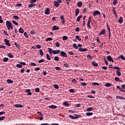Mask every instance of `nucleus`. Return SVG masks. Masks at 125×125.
<instances>
[{"mask_svg": "<svg viewBox=\"0 0 125 125\" xmlns=\"http://www.w3.org/2000/svg\"><path fill=\"white\" fill-rule=\"evenodd\" d=\"M16 67H17V68H22L23 66H22L21 64H17L16 65Z\"/></svg>", "mask_w": 125, "mask_h": 125, "instance_id": "41", "label": "nucleus"}, {"mask_svg": "<svg viewBox=\"0 0 125 125\" xmlns=\"http://www.w3.org/2000/svg\"><path fill=\"white\" fill-rule=\"evenodd\" d=\"M55 45L57 47H60V43H59V42H57L55 43Z\"/></svg>", "mask_w": 125, "mask_h": 125, "instance_id": "42", "label": "nucleus"}, {"mask_svg": "<svg viewBox=\"0 0 125 125\" xmlns=\"http://www.w3.org/2000/svg\"><path fill=\"white\" fill-rule=\"evenodd\" d=\"M79 13H80V9H79V8L76 9V11H75L76 16H78V15H79Z\"/></svg>", "mask_w": 125, "mask_h": 125, "instance_id": "20", "label": "nucleus"}, {"mask_svg": "<svg viewBox=\"0 0 125 125\" xmlns=\"http://www.w3.org/2000/svg\"><path fill=\"white\" fill-rule=\"evenodd\" d=\"M34 6H36V4L34 3H30V4H29L28 5V8L34 7Z\"/></svg>", "mask_w": 125, "mask_h": 125, "instance_id": "21", "label": "nucleus"}, {"mask_svg": "<svg viewBox=\"0 0 125 125\" xmlns=\"http://www.w3.org/2000/svg\"><path fill=\"white\" fill-rule=\"evenodd\" d=\"M56 30H59V26H57L56 25H54L53 27L52 30L53 31H56Z\"/></svg>", "mask_w": 125, "mask_h": 125, "instance_id": "17", "label": "nucleus"}, {"mask_svg": "<svg viewBox=\"0 0 125 125\" xmlns=\"http://www.w3.org/2000/svg\"><path fill=\"white\" fill-rule=\"evenodd\" d=\"M48 50L50 55H52V53H53V54H59V53H60V50H52L51 48H48Z\"/></svg>", "mask_w": 125, "mask_h": 125, "instance_id": "1", "label": "nucleus"}, {"mask_svg": "<svg viewBox=\"0 0 125 125\" xmlns=\"http://www.w3.org/2000/svg\"><path fill=\"white\" fill-rule=\"evenodd\" d=\"M12 22L13 23V24L16 25V26H18V25H19L18 22H17L16 21H15L14 20L12 21Z\"/></svg>", "mask_w": 125, "mask_h": 125, "instance_id": "40", "label": "nucleus"}, {"mask_svg": "<svg viewBox=\"0 0 125 125\" xmlns=\"http://www.w3.org/2000/svg\"><path fill=\"white\" fill-rule=\"evenodd\" d=\"M37 114H38V115H39V116H40L41 117H42V116H43V114L41 112L38 111L37 112Z\"/></svg>", "mask_w": 125, "mask_h": 125, "instance_id": "52", "label": "nucleus"}, {"mask_svg": "<svg viewBox=\"0 0 125 125\" xmlns=\"http://www.w3.org/2000/svg\"><path fill=\"white\" fill-rule=\"evenodd\" d=\"M45 14H46V15H48L49 14H50V9H49V8H47L45 9Z\"/></svg>", "mask_w": 125, "mask_h": 125, "instance_id": "10", "label": "nucleus"}, {"mask_svg": "<svg viewBox=\"0 0 125 125\" xmlns=\"http://www.w3.org/2000/svg\"><path fill=\"white\" fill-rule=\"evenodd\" d=\"M54 60H55V61H59V57L56 56L54 58Z\"/></svg>", "mask_w": 125, "mask_h": 125, "instance_id": "49", "label": "nucleus"}, {"mask_svg": "<svg viewBox=\"0 0 125 125\" xmlns=\"http://www.w3.org/2000/svg\"><path fill=\"white\" fill-rule=\"evenodd\" d=\"M44 62V59H42L38 61V63H42Z\"/></svg>", "mask_w": 125, "mask_h": 125, "instance_id": "48", "label": "nucleus"}, {"mask_svg": "<svg viewBox=\"0 0 125 125\" xmlns=\"http://www.w3.org/2000/svg\"><path fill=\"white\" fill-rule=\"evenodd\" d=\"M116 98H117V99H125V98H124L123 97H121L120 96H117L116 97Z\"/></svg>", "mask_w": 125, "mask_h": 125, "instance_id": "37", "label": "nucleus"}, {"mask_svg": "<svg viewBox=\"0 0 125 125\" xmlns=\"http://www.w3.org/2000/svg\"><path fill=\"white\" fill-rule=\"evenodd\" d=\"M59 3H61L59 2V1H54V5L56 7H59Z\"/></svg>", "mask_w": 125, "mask_h": 125, "instance_id": "9", "label": "nucleus"}, {"mask_svg": "<svg viewBox=\"0 0 125 125\" xmlns=\"http://www.w3.org/2000/svg\"><path fill=\"white\" fill-rule=\"evenodd\" d=\"M63 65L64 67H66V68H69V64H68L67 63H64Z\"/></svg>", "mask_w": 125, "mask_h": 125, "instance_id": "63", "label": "nucleus"}, {"mask_svg": "<svg viewBox=\"0 0 125 125\" xmlns=\"http://www.w3.org/2000/svg\"><path fill=\"white\" fill-rule=\"evenodd\" d=\"M107 59L109 61V62H112L114 63V60H113V58L111 57V56H108L107 57Z\"/></svg>", "mask_w": 125, "mask_h": 125, "instance_id": "11", "label": "nucleus"}, {"mask_svg": "<svg viewBox=\"0 0 125 125\" xmlns=\"http://www.w3.org/2000/svg\"><path fill=\"white\" fill-rule=\"evenodd\" d=\"M74 116H72L71 115H69L68 117L70 118V119H72V120H76V119H79L80 117H81L80 115H78V114H74Z\"/></svg>", "mask_w": 125, "mask_h": 125, "instance_id": "4", "label": "nucleus"}, {"mask_svg": "<svg viewBox=\"0 0 125 125\" xmlns=\"http://www.w3.org/2000/svg\"><path fill=\"white\" fill-rule=\"evenodd\" d=\"M24 36L26 39H29V36H28V33H27V32H24Z\"/></svg>", "mask_w": 125, "mask_h": 125, "instance_id": "43", "label": "nucleus"}, {"mask_svg": "<svg viewBox=\"0 0 125 125\" xmlns=\"http://www.w3.org/2000/svg\"><path fill=\"white\" fill-rule=\"evenodd\" d=\"M29 65H31V66H37V64H36V63H35L34 62H30L29 63Z\"/></svg>", "mask_w": 125, "mask_h": 125, "instance_id": "57", "label": "nucleus"}, {"mask_svg": "<svg viewBox=\"0 0 125 125\" xmlns=\"http://www.w3.org/2000/svg\"><path fill=\"white\" fill-rule=\"evenodd\" d=\"M78 51H80V52H85V51H87V49L83 48V47L79 48Z\"/></svg>", "mask_w": 125, "mask_h": 125, "instance_id": "7", "label": "nucleus"}, {"mask_svg": "<svg viewBox=\"0 0 125 125\" xmlns=\"http://www.w3.org/2000/svg\"><path fill=\"white\" fill-rule=\"evenodd\" d=\"M19 31V32L21 33V34H23L24 33V29H23L21 27L20 28Z\"/></svg>", "mask_w": 125, "mask_h": 125, "instance_id": "28", "label": "nucleus"}, {"mask_svg": "<svg viewBox=\"0 0 125 125\" xmlns=\"http://www.w3.org/2000/svg\"><path fill=\"white\" fill-rule=\"evenodd\" d=\"M5 44L6 45L8 46H11V44H10V41L6 39H4Z\"/></svg>", "mask_w": 125, "mask_h": 125, "instance_id": "6", "label": "nucleus"}, {"mask_svg": "<svg viewBox=\"0 0 125 125\" xmlns=\"http://www.w3.org/2000/svg\"><path fill=\"white\" fill-rule=\"evenodd\" d=\"M6 25L8 30H10V29H11V30H13V26H12V23H11V22L7 21H6Z\"/></svg>", "mask_w": 125, "mask_h": 125, "instance_id": "2", "label": "nucleus"}, {"mask_svg": "<svg viewBox=\"0 0 125 125\" xmlns=\"http://www.w3.org/2000/svg\"><path fill=\"white\" fill-rule=\"evenodd\" d=\"M93 115V113L92 112H87L86 113V116H92Z\"/></svg>", "mask_w": 125, "mask_h": 125, "instance_id": "34", "label": "nucleus"}, {"mask_svg": "<svg viewBox=\"0 0 125 125\" xmlns=\"http://www.w3.org/2000/svg\"><path fill=\"white\" fill-rule=\"evenodd\" d=\"M36 34V32H35V31L32 30L30 32V35H35Z\"/></svg>", "mask_w": 125, "mask_h": 125, "instance_id": "62", "label": "nucleus"}, {"mask_svg": "<svg viewBox=\"0 0 125 125\" xmlns=\"http://www.w3.org/2000/svg\"><path fill=\"white\" fill-rule=\"evenodd\" d=\"M46 58L47 60H49V61L51 60V58H50V57L49 56V54H46Z\"/></svg>", "mask_w": 125, "mask_h": 125, "instance_id": "23", "label": "nucleus"}, {"mask_svg": "<svg viewBox=\"0 0 125 125\" xmlns=\"http://www.w3.org/2000/svg\"><path fill=\"white\" fill-rule=\"evenodd\" d=\"M105 34V30L103 29L101 32H100L99 36H101V35H104Z\"/></svg>", "mask_w": 125, "mask_h": 125, "instance_id": "29", "label": "nucleus"}, {"mask_svg": "<svg viewBox=\"0 0 125 125\" xmlns=\"http://www.w3.org/2000/svg\"><path fill=\"white\" fill-rule=\"evenodd\" d=\"M13 18L16 19V20H19V17H18V16H13Z\"/></svg>", "mask_w": 125, "mask_h": 125, "instance_id": "58", "label": "nucleus"}, {"mask_svg": "<svg viewBox=\"0 0 125 125\" xmlns=\"http://www.w3.org/2000/svg\"><path fill=\"white\" fill-rule=\"evenodd\" d=\"M39 51H40V55H41V56H43V52L42 51V50L40 49V50H39Z\"/></svg>", "mask_w": 125, "mask_h": 125, "instance_id": "36", "label": "nucleus"}, {"mask_svg": "<svg viewBox=\"0 0 125 125\" xmlns=\"http://www.w3.org/2000/svg\"><path fill=\"white\" fill-rule=\"evenodd\" d=\"M123 22H124V19H123V17H120L118 20V23L119 24H123Z\"/></svg>", "mask_w": 125, "mask_h": 125, "instance_id": "14", "label": "nucleus"}, {"mask_svg": "<svg viewBox=\"0 0 125 125\" xmlns=\"http://www.w3.org/2000/svg\"><path fill=\"white\" fill-rule=\"evenodd\" d=\"M63 104L65 106H69V103H68L67 102H63Z\"/></svg>", "mask_w": 125, "mask_h": 125, "instance_id": "60", "label": "nucleus"}, {"mask_svg": "<svg viewBox=\"0 0 125 125\" xmlns=\"http://www.w3.org/2000/svg\"><path fill=\"white\" fill-rule=\"evenodd\" d=\"M92 85H99V83H92Z\"/></svg>", "mask_w": 125, "mask_h": 125, "instance_id": "53", "label": "nucleus"}, {"mask_svg": "<svg viewBox=\"0 0 125 125\" xmlns=\"http://www.w3.org/2000/svg\"><path fill=\"white\" fill-rule=\"evenodd\" d=\"M14 106V107H16V108H22L24 107L23 105L19 104H15Z\"/></svg>", "mask_w": 125, "mask_h": 125, "instance_id": "15", "label": "nucleus"}, {"mask_svg": "<svg viewBox=\"0 0 125 125\" xmlns=\"http://www.w3.org/2000/svg\"><path fill=\"white\" fill-rule=\"evenodd\" d=\"M26 93H27V95H32V93L31 92V90L30 89H27L25 90Z\"/></svg>", "mask_w": 125, "mask_h": 125, "instance_id": "16", "label": "nucleus"}, {"mask_svg": "<svg viewBox=\"0 0 125 125\" xmlns=\"http://www.w3.org/2000/svg\"><path fill=\"white\" fill-rule=\"evenodd\" d=\"M54 88H56V89H58L59 88V86L56 84H54Z\"/></svg>", "mask_w": 125, "mask_h": 125, "instance_id": "44", "label": "nucleus"}, {"mask_svg": "<svg viewBox=\"0 0 125 125\" xmlns=\"http://www.w3.org/2000/svg\"><path fill=\"white\" fill-rule=\"evenodd\" d=\"M104 60L106 66H108V61H107V60L106 59V58H104Z\"/></svg>", "mask_w": 125, "mask_h": 125, "instance_id": "55", "label": "nucleus"}, {"mask_svg": "<svg viewBox=\"0 0 125 125\" xmlns=\"http://www.w3.org/2000/svg\"><path fill=\"white\" fill-rule=\"evenodd\" d=\"M6 82L8 83H13V81H12L10 79L7 80Z\"/></svg>", "mask_w": 125, "mask_h": 125, "instance_id": "32", "label": "nucleus"}, {"mask_svg": "<svg viewBox=\"0 0 125 125\" xmlns=\"http://www.w3.org/2000/svg\"><path fill=\"white\" fill-rule=\"evenodd\" d=\"M117 2H118V0H113V5H116V4H117Z\"/></svg>", "mask_w": 125, "mask_h": 125, "instance_id": "54", "label": "nucleus"}, {"mask_svg": "<svg viewBox=\"0 0 125 125\" xmlns=\"http://www.w3.org/2000/svg\"><path fill=\"white\" fill-rule=\"evenodd\" d=\"M14 44H15V45H16V47H17V48L19 50H20V49H21V48L20 47V45L18 44L17 42H15Z\"/></svg>", "mask_w": 125, "mask_h": 125, "instance_id": "18", "label": "nucleus"}, {"mask_svg": "<svg viewBox=\"0 0 125 125\" xmlns=\"http://www.w3.org/2000/svg\"><path fill=\"white\" fill-rule=\"evenodd\" d=\"M2 61L3 62H7V61H8V58H4Z\"/></svg>", "mask_w": 125, "mask_h": 125, "instance_id": "35", "label": "nucleus"}, {"mask_svg": "<svg viewBox=\"0 0 125 125\" xmlns=\"http://www.w3.org/2000/svg\"><path fill=\"white\" fill-rule=\"evenodd\" d=\"M21 65H23V66H26V62H19Z\"/></svg>", "mask_w": 125, "mask_h": 125, "instance_id": "45", "label": "nucleus"}, {"mask_svg": "<svg viewBox=\"0 0 125 125\" xmlns=\"http://www.w3.org/2000/svg\"><path fill=\"white\" fill-rule=\"evenodd\" d=\"M75 39H76V40H78V41H79V42H81L82 41V39L80 38V36L78 35L75 36Z\"/></svg>", "mask_w": 125, "mask_h": 125, "instance_id": "30", "label": "nucleus"}, {"mask_svg": "<svg viewBox=\"0 0 125 125\" xmlns=\"http://www.w3.org/2000/svg\"><path fill=\"white\" fill-rule=\"evenodd\" d=\"M72 83H77V80L75 79H73L72 80Z\"/></svg>", "mask_w": 125, "mask_h": 125, "instance_id": "56", "label": "nucleus"}, {"mask_svg": "<svg viewBox=\"0 0 125 125\" xmlns=\"http://www.w3.org/2000/svg\"><path fill=\"white\" fill-rule=\"evenodd\" d=\"M63 41H67L68 40V37L64 36L62 37Z\"/></svg>", "mask_w": 125, "mask_h": 125, "instance_id": "47", "label": "nucleus"}, {"mask_svg": "<svg viewBox=\"0 0 125 125\" xmlns=\"http://www.w3.org/2000/svg\"><path fill=\"white\" fill-rule=\"evenodd\" d=\"M117 59L119 60L120 59H122V60H123L124 61H125V56H124L123 55H121L120 56H119Z\"/></svg>", "mask_w": 125, "mask_h": 125, "instance_id": "13", "label": "nucleus"}, {"mask_svg": "<svg viewBox=\"0 0 125 125\" xmlns=\"http://www.w3.org/2000/svg\"><path fill=\"white\" fill-rule=\"evenodd\" d=\"M117 88H118V89H120V90H121V91H122V92H125V91L122 89V88H121L120 86H117Z\"/></svg>", "mask_w": 125, "mask_h": 125, "instance_id": "38", "label": "nucleus"}, {"mask_svg": "<svg viewBox=\"0 0 125 125\" xmlns=\"http://www.w3.org/2000/svg\"><path fill=\"white\" fill-rule=\"evenodd\" d=\"M104 85L106 87H110V86H111L112 84H111V83H106L104 84Z\"/></svg>", "mask_w": 125, "mask_h": 125, "instance_id": "27", "label": "nucleus"}, {"mask_svg": "<svg viewBox=\"0 0 125 125\" xmlns=\"http://www.w3.org/2000/svg\"><path fill=\"white\" fill-rule=\"evenodd\" d=\"M77 5L79 7H82L83 6V2H82V1L78 2L77 3Z\"/></svg>", "mask_w": 125, "mask_h": 125, "instance_id": "22", "label": "nucleus"}, {"mask_svg": "<svg viewBox=\"0 0 125 125\" xmlns=\"http://www.w3.org/2000/svg\"><path fill=\"white\" fill-rule=\"evenodd\" d=\"M35 91L36 92H39L40 91V88H36Z\"/></svg>", "mask_w": 125, "mask_h": 125, "instance_id": "64", "label": "nucleus"}, {"mask_svg": "<svg viewBox=\"0 0 125 125\" xmlns=\"http://www.w3.org/2000/svg\"><path fill=\"white\" fill-rule=\"evenodd\" d=\"M70 1H71V0H66L65 2L67 4V5H70Z\"/></svg>", "mask_w": 125, "mask_h": 125, "instance_id": "51", "label": "nucleus"}, {"mask_svg": "<svg viewBox=\"0 0 125 125\" xmlns=\"http://www.w3.org/2000/svg\"><path fill=\"white\" fill-rule=\"evenodd\" d=\"M60 54L61 55V56H62V57H65L67 58V54H66V53L63 51L60 52Z\"/></svg>", "mask_w": 125, "mask_h": 125, "instance_id": "8", "label": "nucleus"}, {"mask_svg": "<svg viewBox=\"0 0 125 125\" xmlns=\"http://www.w3.org/2000/svg\"><path fill=\"white\" fill-rule=\"evenodd\" d=\"M93 15L94 17H96V16H98V15H100V16L101 15V13L100 12V11H99L98 10L94 11L93 12Z\"/></svg>", "mask_w": 125, "mask_h": 125, "instance_id": "5", "label": "nucleus"}, {"mask_svg": "<svg viewBox=\"0 0 125 125\" xmlns=\"http://www.w3.org/2000/svg\"><path fill=\"white\" fill-rule=\"evenodd\" d=\"M16 6H18V7H20V6H22L23 4L22 3H17L16 4Z\"/></svg>", "mask_w": 125, "mask_h": 125, "instance_id": "50", "label": "nucleus"}, {"mask_svg": "<svg viewBox=\"0 0 125 125\" xmlns=\"http://www.w3.org/2000/svg\"><path fill=\"white\" fill-rule=\"evenodd\" d=\"M87 58H88V59H90V60H92V56H91V55H87Z\"/></svg>", "mask_w": 125, "mask_h": 125, "instance_id": "46", "label": "nucleus"}, {"mask_svg": "<svg viewBox=\"0 0 125 125\" xmlns=\"http://www.w3.org/2000/svg\"><path fill=\"white\" fill-rule=\"evenodd\" d=\"M92 65L94 66V67H97V66H98V63L95 62H92Z\"/></svg>", "mask_w": 125, "mask_h": 125, "instance_id": "25", "label": "nucleus"}, {"mask_svg": "<svg viewBox=\"0 0 125 125\" xmlns=\"http://www.w3.org/2000/svg\"><path fill=\"white\" fill-rule=\"evenodd\" d=\"M60 19L62 20V24H65V19L64 18V16H63V15L61 16Z\"/></svg>", "mask_w": 125, "mask_h": 125, "instance_id": "12", "label": "nucleus"}, {"mask_svg": "<svg viewBox=\"0 0 125 125\" xmlns=\"http://www.w3.org/2000/svg\"><path fill=\"white\" fill-rule=\"evenodd\" d=\"M73 48H75L76 49H78L79 48V47L78 45H77V44L74 43L73 45Z\"/></svg>", "mask_w": 125, "mask_h": 125, "instance_id": "31", "label": "nucleus"}, {"mask_svg": "<svg viewBox=\"0 0 125 125\" xmlns=\"http://www.w3.org/2000/svg\"><path fill=\"white\" fill-rule=\"evenodd\" d=\"M113 69H115V70H118L116 71V74L117 76H118L119 77H121L122 76V73L120 72V71H122V70H121V68L118 66H114Z\"/></svg>", "mask_w": 125, "mask_h": 125, "instance_id": "3", "label": "nucleus"}, {"mask_svg": "<svg viewBox=\"0 0 125 125\" xmlns=\"http://www.w3.org/2000/svg\"><path fill=\"white\" fill-rule=\"evenodd\" d=\"M49 108H51V109H56L57 106L55 105L52 104L51 105H49Z\"/></svg>", "mask_w": 125, "mask_h": 125, "instance_id": "19", "label": "nucleus"}, {"mask_svg": "<svg viewBox=\"0 0 125 125\" xmlns=\"http://www.w3.org/2000/svg\"><path fill=\"white\" fill-rule=\"evenodd\" d=\"M5 117H4V116L0 117V121H3V120H5Z\"/></svg>", "mask_w": 125, "mask_h": 125, "instance_id": "59", "label": "nucleus"}, {"mask_svg": "<svg viewBox=\"0 0 125 125\" xmlns=\"http://www.w3.org/2000/svg\"><path fill=\"white\" fill-rule=\"evenodd\" d=\"M92 110H93V107H88L86 109V112H90Z\"/></svg>", "mask_w": 125, "mask_h": 125, "instance_id": "26", "label": "nucleus"}, {"mask_svg": "<svg viewBox=\"0 0 125 125\" xmlns=\"http://www.w3.org/2000/svg\"><path fill=\"white\" fill-rule=\"evenodd\" d=\"M52 40H53V38H48L46 41V42H48L49 41H52Z\"/></svg>", "mask_w": 125, "mask_h": 125, "instance_id": "61", "label": "nucleus"}, {"mask_svg": "<svg viewBox=\"0 0 125 125\" xmlns=\"http://www.w3.org/2000/svg\"><path fill=\"white\" fill-rule=\"evenodd\" d=\"M81 18H83V15H81L79 17H78L76 21H77V22H80V20H81Z\"/></svg>", "mask_w": 125, "mask_h": 125, "instance_id": "24", "label": "nucleus"}, {"mask_svg": "<svg viewBox=\"0 0 125 125\" xmlns=\"http://www.w3.org/2000/svg\"><path fill=\"white\" fill-rule=\"evenodd\" d=\"M8 56L9 58H13L14 57L13 55L11 54L10 53L8 54Z\"/></svg>", "mask_w": 125, "mask_h": 125, "instance_id": "33", "label": "nucleus"}, {"mask_svg": "<svg viewBox=\"0 0 125 125\" xmlns=\"http://www.w3.org/2000/svg\"><path fill=\"white\" fill-rule=\"evenodd\" d=\"M90 22H91L87 21V27H88L89 29H91V28L90 27Z\"/></svg>", "mask_w": 125, "mask_h": 125, "instance_id": "39", "label": "nucleus"}]
</instances>
